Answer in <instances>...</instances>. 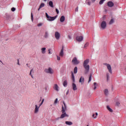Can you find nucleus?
Instances as JSON below:
<instances>
[{
    "label": "nucleus",
    "instance_id": "obj_1",
    "mask_svg": "<svg viewBox=\"0 0 126 126\" xmlns=\"http://www.w3.org/2000/svg\"><path fill=\"white\" fill-rule=\"evenodd\" d=\"M88 63H89V59H87L84 61L83 66L85 68V74H87L89 72V69H90V66H89Z\"/></svg>",
    "mask_w": 126,
    "mask_h": 126
},
{
    "label": "nucleus",
    "instance_id": "obj_2",
    "mask_svg": "<svg viewBox=\"0 0 126 126\" xmlns=\"http://www.w3.org/2000/svg\"><path fill=\"white\" fill-rule=\"evenodd\" d=\"M45 16H46V17L47 18V20L48 21H54V20H55V19L57 18V16L55 17L49 16V15H48V13H45Z\"/></svg>",
    "mask_w": 126,
    "mask_h": 126
},
{
    "label": "nucleus",
    "instance_id": "obj_3",
    "mask_svg": "<svg viewBox=\"0 0 126 126\" xmlns=\"http://www.w3.org/2000/svg\"><path fill=\"white\" fill-rule=\"evenodd\" d=\"M104 65H106L107 67V69L108 70L109 72L110 73L112 74V67L111 66V65L109 63H103Z\"/></svg>",
    "mask_w": 126,
    "mask_h": 126
},
{
    "label": "nucleus",
    "instance_id": "obj_4",
    "mask_svg": "<svg viewBox=\"0 0 126 126\" xmlns=\"http://www.w3.org/2000/svg\"><path fill=\"white\" fill-rule=\"evenodd\" d=\"M72 63H73V64H78L80 62L77 60V58H76V57H74L72 60Z\"/></svg>",
    "mask_w": 126,
    "mask_h": 126
},
{
    "label": "nucleus",
    "instance_id": "obj_5",
    "mask_svg": "<svg viewBox=\"0 0 126 126\" xmlns=\"http://www.w3.org/2000/svg\"><path fill=\"white\" fill-rule=\"evenodd\" d=\"M100 26L102 29H105L106 27H107V23H106V22H105V21H102L101 22Z\"/></svg>",
    "mask_w": 126,
    "mask_h": 126
},
{
    "label": "nucleus",
    "instance_id": "obj_6",
    "mask_svg": "<svg viewBox=\"0 0 126 126\" xmlns=\"http://www.w3.org/2000/svg\"><path fill=\"white\" fill-rule=\"evenodd\" d=\"M45 72H46V73H50V74L53 73V69H52L51 67H49L48 69H45Z\"/></svg>",
    "mask_w": 126,
    "mask_h": 126
},
{
    "label": "nucleus",
    "instance_id": "obj_7",
    "mask_svg": "<svg viewBox=\"0 0 126 126\" xmlns=\"http://www.w3.org/2000/svg\"><path fill=\"white\" fill-rule=\"evenodd\" d=\"M63 104L64 105V107L63 106H62V112L63 113H65V110H66V105H65V103H64V102H63Z\"/></svg>",
    "mask_w": 126,
    "mask_h": 126
},
{
    "label": "nucleus",
    "instance_id": "obj_8",
    "mask_svg": "<svg viewBox=\"0 0 126 126\" xmlns=\"http://www.w3.org/2000/svg\"><path fill=\"white\" fill-rule=\"evenodd\" d=\"M55 36L56 39H57V40H59L60 39V37H61V34H60V33H59V32H55Z\"/></svg>",
    "mask_w": 126,
    "mask_h": 126
},
{
    "label": "nucleus",
    "instance_id": "obj_9",
    "mask_svg": "<svg viewBox=\"0 0 126 126\" xmlns=\"http://www.w3.org/2000/svg\"><path fill=\"white\" fill-rule=\"evenodd\" d=\"M76 39L77 41H78V42H81V41H82V40H83V36H78L76 37Z\"/></svg>",
    "mask_w": 126,
    "mask_h": 126
},
{
    "label": "nucleus",
    "instance_id": "obj_10",
    "mask_svg": "<svg viewBox=\"0 0 126 126\" xmlns=\"http://www.w3.org/2000/svg\"><path fill=\"white\" fill-rule=\"evenodd\" d=\"M40 108V106H38V105H35V107L34 109V114H37L38 112H39V108Z\"/></svg>",
    "mask_w": 126,
    "mask_h": 126
},
{
    "label": "nucleus",
    "instance_id": "obj_11",
    "mask_svg": "<svg viewBox=\"0 0 126 126\" xmlns=\"http://www.w3.org/2000/svg\"><path fill=\"white\" fill-rule=\"evenodd\" d=\"M107 5L109 7H113V6H114V2H113L111 1H109L107 2Z\"/></svg>",
    "mask_w": 126,
    "mask_h": 126
},
{
    "label": "nucleus",
    "instance_id": "obj_12",
    "mask_svg": "<svg viewBox=\"0 0 126 126\" xmlns=\"http://www.w3.org/2000/svg\"><path fill=\"white\" fill-rule=\"evenodd\" d=\"M65 117H68V115L66 114V113H63L60 117V119H63V118H65Z\"/></svg>",
    "mask_w": 126,
    "mask_h": 126
},
{
    "label": "nucleus",
    "instance_id": "obj_13",
    "mask_svg": "<svg viewBox=\"0 0 126 126\" xmlns=\"http://www.w3.org/2000/svg\"><path fill=\"white\" fill-rule=\"evenodd\" d=\"M79 82L81 83V84H83V83H84V77L81 76L79 79Z\"/></svg>",
    "mask_w": 126,
    "mask_h": 126
},
{
    "label": "nucleus",
    "instance_id": "obj_14",
    "mask_svg": "<svg viewBox=\"0 0 126 126\" xmlns=\"http://www.w3.org/2000/svg\"><path fill=\"white\" fill-rule=\"evenodd\" d=\"M72 87L73 88V90H74V91L77 90V87H76V85H75L74 83L72 84Z\"/></svg>",
    "mask_w": 126,
    "mask_h": 126
},
{
    "label": "nucleus",
    "instance_id": "obj_15",
    "mask_svg": "<svg viewBox=\"0 0 126 126\" xmlns=\"http://www.w3.org/2000/svg\"><path fill=\"white\" fill-rule=\"evenodd\" d=\"M53 88L56 91H59V86H58V84H55Z\"/></svg>",
    "mask_w": 126,
    "mask_h": 126
},
{
    "label": "nucleus",
    "instance_id": "obj_16",
    "mask_svg": "<svg viewBox=\"0 0 126 126\" xmlns=\"http://www.w3.org/2000/svg\"><path fill=\"white\" fill-rule=\"evenodd\" d=\"M60 22H63L64 20H65V18L64 17V16H62L60 18Z\"/></svg>",
    "mask_w": 126,
    "mask_h": 126
},
{
    "label": "nucleus",
    "instance_id": "obj_17",
    "mask_svg": "<svg viewBox=\"0 0 126 126\" xmlns=\"http://www.w3.org/2000/svg\"><path fill=\"white\" fill-rule=\"evenodd\" d=\"M60 57H63V48H62L60 53Z\"/></svg>",
    "mask_w": 126,
    "mask_h": 126
},
{
    "label": "nucleus",
    "instance_id": "obj_18",
    "mask_svg": "<svg viewBox=\"0 0 126 126\" xmlns=\"http://www.w3.org/2000/svg\"><path fill=\"white\" fill-rule=\"evenodd\" d=\"M66 125H67V126H72V122H70V121H66L65 122Z\"/></svg>",
    "mask_w": 126,
    "mask_h": 126
},
{
    "label": "nucleus",
    "instance_id": "obj_19",
    "mask_svg": "<svg viewBox=\"0 0 126 126\" xmlns=\"http://www.w3.org/2000/svg\"><path fill=\"white\" fill-rule=\"evenodd\" d=\"M71 76H72L71 79H72L73 82H75V79L74 78V75L73 74V72H72L71 73Z\"/></svg>",
    "mask_w": 126,
    "mask_h": 126
},
{
    "label": "nucleus",
    "instance_id": "obj_20",
    "mask_svg": "<svg viewBox=\"0 0 126 126\" xmlns=\"http://www.w3.org/2000/svg\"><path fill=\"white\" fill-rule=\"evenodd\" d=\"M41 53L43 54L46 53V48L44 47L41 48Z\"/></svg>",
    "mask_w": 126,
    "mask_h": 126
},
{
    "label": "nucleus",
    "instance_id": "obj_21",
    "mask_svg": "<svg viewBox=\"0 0 126 126\" xmlns=\"http://www.w3.org/2000/svg\"><path fill=\"white\" fill-rule=\"evenodd\" d=\"M49 6H50L51 7H54V5L53 4V1H50L49 2Z\"/></svg>",
    "mask_w": 126,
    "mask_h": 126
},
{
    "label": "nucleus",
    "instance_id": "obj_22",
    "mask_svg": "<svg viewBox=\"0 0 126 126\" xmlns=\"http://www.w3.org/2000/svg\"><path fill=\"white\" fill-rule=\"evenodd\" d=\"M48 37H49V32H45L44 38H48Z\"/></svg>",
    "mask_w": 126,
    "mask_h": 126
},
{
    "label": "nucleus",
    "instance_id": "obj_23",
    "mask_svg": "<svg viewBox=\"0 0 126 126\" xmlns=\"http://www.w3.org/2000/svg\"><path fill=\"white\" fill-rule=\"evenodd\" d=\"M107 110H108V111H109V112H110L111 113H112L113 109L110 108V106H107Z\"/></svg>",
    "mask_w": 126,
    "mask_h": 126
},
{
    "label": "nucleus",
    "instance_id": "obj_24",
    "mask_svg": "<svg viewBox=\"0 0 126 126\" xmlns=\"http://www.w3.org/2000/svg\"><path fill=\"white\" fill-rule=\"evenodd\" d=\"M63 85L64 87H65V86H67V81H64L63 83Z\"/></svg>",
    "mask_w": 126,
    "mask_h": 126
},
{
    "label": "nucleus",
    "instance_id": "obj_25",
    "mask_svg": "<svg viewBox=\"0 0 126 126\" xmlns=\"http://www.w3.org/2000/svg\"><path fill=\"white\" fill-rule=\"evenodd\" d=\"M104 94L106 95L109 94V91L107 89L104 90Z\"/></svg>",
    "mask_w": 126,
    "mask_h": 126
},
{
    "label": "nucleus",
    "instance_id": "obj_26",
    "mask_svg": "<svg viewBox=\"0 0 126 126\" xmlns=\"http://www.w3.org/2000/svg\"><path fill=\"white\" fill-rule=\"evenodd\" d=\"M114 22H115V21L114 20V19H111L109 22V25H111L113 24V23H114Z\"/></svg>",
    "mask_w": 126,
    "mask_h": 126
},
{
    "label": "nucleus",
    "instance_id": "obj_27",
    "mask_svg": "<svg viewBox=\"0 0 126 126\" xmlns=\"http://www.w3.org/2000/svg\"><path fill=\"white\" fill-rule=\"evenodd\" d=\"M74 73H77V67L75 66L74 68Z\"/></svg>",
    "mask_w": 126,
    "mask_h": 126
},
{
    "label": "nucleus",
    "instance_id": "obj_28",
    "mask_svg": "<svg viewBox=\"0 0 126 126\" xmlns=\"http://www.w3.org/2000/svg\"><path fill=\"white\" fill-rule=\"evenodd\" d=\"M98 116V113H95V114H93V118L94 119H96V117Z\"/></svg>",
    "mask_w": 126,
    "mask_h": 126
},
{
    "label": "nucleus",
    "instance_id": "obj_29",
    "mask_svg": "<svg viewBox=\"0 0 126 126\" xmlns=\"http://www.w3.org/2000/svg\"><path fill=\"white\" fill-rule=\"evenodd\" d=\"M44 6H45V3H41V4L39 6L40 8H42V7H44Z\"/></svg>",
    "mask_w": 126,
    "mask_h": 126
},
{
    "label": "nucleus",
    "instance_id": "obj_30",
    "mask_svg": "<svg viewBox=\"0 0 126 126\" xmlns=\"http://www.w3.org/2000/svg\"><path fill=\"white\" fill-rule=\"evenodd\" d=\"M92 79V75L91 74V75H90V77H89V81H88V82H89V83L90 82V81H91Z\"/></svg>",
    "mask_w": 126,
    "mask_h": 126
},
{
    "label": "nucleus",
    "instance_id": "obj_31",
    "mask_svg": "<svg viewBox=\"0 0 126 126\" xmlns=\"http://www.w3.org/2000/svg\"><path fill=\"white\" fill-rule=\"evenodd\" d=\"M94 90H95V89H96V88H97V83L96 82L94 83Z\"/></svg>",
    "mask_w": 126,
    "mask_h": 126
},
{
    "label": "nucleus",
    "instance_id": "obj_32",
    "mask_svg": "<svg viewBox=\"0 0 126 126\" xmlns=\"http://www.w3.org/2000/svg\"><path fill=\"white\" fill-rule=\"evenodd\" d=\"M44 99H43L41 102L40 103L39 105V107H41V106H42V105H43V103H44Z\"/></svg>",
    "mask_w": 126,
    "mask_h": 126
},
{
    "label": "nucleus",
    "instance_id": "obj_33",
    "mask_svg": "<svg viewBox=\"0 0 126 126\" xmlns=\"http://www.w3.org/2000/svg\"><path fill=\"white\" fill-rule=\"evenodd\" d=\"M106 0H100L99 1V4H103L104 1H105Z\"/></svg>",
    "mask_w": 126,
    "mask_h": 126
},
{
    "label": "nucleus",
    "instance_id": "obj_34",
    "mask_svg": "<svg viewBox=\"0 0 126 126\" xmlns=\"http://www.w3.org/2000/svg\"><path fill=\"white\" fill-rule=\"evenodd\" d=\"M88 46H89V43L87 42L84 45V48H87Z\"/></svg>",
    "mask_w": 126,
    "mask_h": 126
},
{
    "label": "nucleus",
    "instance_id": "obj_35",
    "mask_svg": "<svg viewBox=\"0 0 126 126\" xmlns=\"http://www.w3.org/2000/svg\"><path fill=\"white\" fill-rule=\"evenodd\" d=\"M42 25H43V24H42V23H40L37 24L38 27H40V26H42Z\"/></svg>",
    "mask_w": 126,
    "mask_h": 126
},
{
    "label": "nucleus",
    "instance_id": "obj_36",
    "mask_svg": "<svg viewBox=\"0 0 126 126\" xmlns=\"http://www.w3.org/2000/svg\"><path fill=\"white\" fill-rule=\"evenodd\" d=\"M33 71V69H31L30 71V75H31V76L32 75V72Z\"/></svg>",
    "mask_w": 126,
    "mask_h": 126
},
{
    "label": "nucleus",
    "instance_id": "obj_37",
    "mask_svg": "<svg viewBox=\"0 0 126 126\" xmlns=\"http://www.w3.org/2000/svg\"><path fill=\"white\" fill-rule=\"evenodd\" d=\"M58 103V98H56L54 101V104H56Z\"/></svg>",
    "mask_w": 126,
    "mask_h": 126
},
{
    "label": "nucleus",
    "instance_id": "obj_38",
    "mask_svg": "<svg viewBox=\"0 0 126 126\" xmlns=\"http://www.w3.org/2000/svg\"><path fill=\"white\" fill-rule=\"evenodd\" d=\"M56 11L57 14H59V13H60V12L59 11V9H58L57 8L56 9Z\"/></svg>",
    "mask_w": 126,
    "mask_h": 126
},
{
    "label": "nucleus",
    "instance_id": "obj_39",
    "mask_svg": "<svg viewBox=\"0 0 126 126\" xmlns=\"http://www.w3.org/2000/svg\"><path fill=\"white\" fill-rule=\"evenodd\" d=\"M57 57L58 61H61V58L59 56H58V55L57 56Z\"/></svg>",
    "mask_w": 126,
    "mask_h": 126
},
{
    "label": "nucleus",
    "instance_id": "obj_40",
    "mask_svg": "<svg viewBox=\"0 0 126 126\" xmlns=\"http://www.w3.org/2000/svg\"><path fill=\"white\" fill-rule=\"evenodd\" d=\"M31 18H32V21H33V13H31Z\"/></svg>",
    "mask_w": 126,
    "mask_h": 126
},
{
    "label": "nucleus",
    "instance_id": "obj_41",
    "mask_svg": "<svg viewBox=\"0 0 126 126\" xmlns=\"http://www.w3.org/2000/svg\"><path fill=\"white\" fill-rule=\"evenodd\" d=\"M11 10H12V11H15V8L12 7V8H11Z\"/></svg>",
    "mask_w": 126,
    "mask_h": 126
},
{
    "label": "nucleus",
    "instance_id": "obj_42",
    "mask_svg": "<svg viewBox=\"0 0 126 126\" xmlns=\"http://www.w3.org/2000/svg\"><path fill=\"white\" fill-rule=\"evenodd\" d=\"M48 54H49V55H51V54H52V53H51V49H49V50H48Z\"/></svg>",
    "mask_w": 126,
    "mask_h": 126
},
{
    "label": "nucleus",
    "instance_id": "obj_43",
    "mask_svg": "<svg viewBox=\"0 0 126 126\" xmlns=\"http://www.w3.org/2000/svg\"><path fill=\"white\" fill-rule=\"evenodd\" d=\"M17 64H18V65H20V63H19V59H18V60H17Z\"/></svg>",
    "mask_w": 126,
    "mask_h": 126
},
{
    "label": "nucleus",
    "instance_id": "obj_44",
    "mask_svg": "<svg viewBox=\"0 0 126 126\" xmlns=\"http://www.w3.org/2000/svg\"><path fill=\"white\" fill-rule=\"evenodd\" d=\"M87 4H88V5H90L91 4V2L90 1H88L87 2Z\"/></svg>",
    "mask_w": 126,
    "mask_h": 126
},
{
    "label": "nucleus",
    "instance_id": "obj_45",
    "mask_svg": "<svg viewBox=\"0 0 126 126\" xmlns=\"http://www.w3.org/2000/svg\"><path fill=\"white\" fill-rule=\"evenodd\" d=\"M75 11L77 12L78 11V7H77L75 8Z\"/></svg>",
    "mask_w": 126,
    "mask_h": 126
},
{
    "label": "nucleus",
    "instance_id": "obj_46",
    "mask_svg": "<svg viewBox=\"0 0 126 126\" xmlns=\"http://www.w3.org/2000/svg\"><path fill=\"white\" fill-rule=\"evenodd\" d=\"M120 102H116V105H117V106H120Z\"/></svg>",
    "mask_w": 126,
    "mask_h": 126
},
{
    "label": "nucleus",
    "instance_id": "obj_47",
    "mask_svg": "<svg viewBox=\"0 0 126 126\" xmlns=\"http://www.w3.org/2000/svg\"><path fill=\"white\" fill-rule=\"evenodd\" d=\"M69 93V91H67L66 93V95H68V94Z\"/></svg>",
    "mask_w": 126,
    "mask_h": 126
},
{
    "label": "nucleus",
    "instance_id": "obj_48",
    "mask_svg": "<svg viewBox=\"0 0 126 126\" xmlns=\"http://www.w3.org/2000/svg\"><path fill=\"white\" fill-rule=\"evenodd\" d=\"M109 78V74H107V79H108Z\"/></svg>",
    "mask_w": 126,
    "mask_h": 126
},
{
    "label": "nucleus",
    "instance_id": "obj_49",
    "mask_svg": "<svg viewBox=\"0 0 126 126\" xmlns=\"http://www.w3.org/2000/svg\"><path fill=\"white\" fill-rule=\"evenodd\" d=\"M88 97H89V98H90L91 97V94H88Z\"/></svg>",
    "mask_w": 126,
    "mask_h": 126
},
{
    "label": "nucleus",
    "instance_id": "obj_50",
    "mask_svg": "<svg viewBox=\"0 0 126 126\" xmlns=\"http://www.w3.org/2000/svg\"><path fill=\"white\" fill-rule=\"evenodd\" d=\"M95 1L96 0H92V2H95Z\"/></svg>",
    "mask_w": 126,
    "mask_h": 126
},
{
    "label": "nucleus",
    "instance_id": "obj_51",
    "mask_svg": "<svg viewBox=\"0 0 126 126\" xmlns=\"http://www.w3.org/2000/svg\"><path fill=\"white\" fill-rule=\"evenodd\" d=\"M68 38L70 39H71V36H70V35H68Z\"/></svg>",
    "mask_w": 126,
    "mask_h": 126
},
{
    "label": "nucleus",
    "instance_id": "obj_52",
    "mask_svg": "<svg viewBox=\"0 0 126 126\" xmlns=\"http://www.w3.org/2000/svg\"><path fill=\"white\" fill-rule=\"evenodd\" d=\"M60 119H61V118L58 117V118L56 119V120H60Z\"/></svg>",
    "mask_w": 126,
    "mask_h": 126
},
{
    "label": "nucleus",
    "instance_id": "obj_53",
    "mask_svg": "<svg viewBox=\"0 0 126 126\" xmlns=\"http://www.w3.org/2000/svg\"><path fill=\"white\" fill-rule=\"evenodd\" d=\"M31 76L32 77V78H33V75H32Z\"/></svg>",
    "mask_w": 126,
    "mask_h": 126
},
{
    "label": "nucleus",
    "instance_id": "obj_54",
    "mask_svg": "<svg viewBox=\"0 0 126 126\" xmlns=\"http://www.w3.org/2000/svg\"><path fill=\"white\" fill-rule=\"evenodd\" d=\"M41 8H40V7H39V8L38 9V10L39 11V10H40V9Z\"/></svg>",
    "mask_w": 126,
    "mask_h": 126
},
{
    "label": "nucleus",
    "instance_id": "obj_55",
    "mask_svg": "<svg viewBox=\"0 0 126 126\" xmlns=\"http://www.w3.org/2000/svg\"><path fill=\"white\" fill-rule=\"evenodd\" d=\"M44 0V1H46L47 0Z\"/></svg>",
    "mask_w": 126,
    "mask_h": 126
},
{
    "label": "nucleus",
    "instance_id": "obj_56",
    "mask_svg": "<svg viewBox=\"0 0 126 126\" xmlns=\"http://www.w3.org/2000/svg\"><path fill=\"white\" fill-rule=\"evenodd\" d=\"M0 62L2 63V62L1 61H0Z\"/></svg>",
    "mask_w": 126,
    "mask_h": 126
},
{
    "label": "nucleus",
    "instance_id": "obj_57",
    "mask_svg": "<svg viewBox=\"0 0 126 126\" xmlns=\"http://www.w3.org/2000/svg\"><path fill=\"white\" fill-rule=\"evenodd\" d=\"M27 65H28V63H27Z\"/></svg>",
    "mask_w": 126,
    "mask_h": 126
},
{
    "label": "nucleus",
    "instance_id": "obj_58",
    "mask_svg": "<svg viewBox=\"0 0 126 126\" xmlns=\"http://www.w3.org/2000/svg\"><path fill=\"white\" fill-rule=\"evenodd\" d=\"M86 2H87V0L86 1Z\"/></svg>",
    "mask_w": 126,
    "mask_h": 126
}]
</instances>
